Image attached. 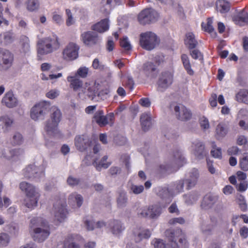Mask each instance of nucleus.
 I'll use <instances>...</instances> for the list:
<instances>
[{"label":"nucleus","mask_w":248,"mask_h":248,"mask_svg":"<svg viewBox=\"0 0 248 248\" xmlns=\"http://www.w3.org/2000/svg\"><path fill=\"white\" fill-rule=\"evenodd\" d=\"M81 37L83 42L87 46L94 45L99 41L97 34L93 31L85 32L81 34Z\"/></svg>","instance_id":"18"},{"label":"nucleus","mask_w":248,"mask_h":248,"mask_svg":"<svg viewBox=\"0 0 248 248\" xmlns=\"http://www.w3.org/2000/svg\"><path fill=\"white\" fill-rule=\"evenodd\" d=\"M114 115L113 113H109L107 115H104V112L100 109L96 111L93 117V121L100 127H104L107 124H110L111 125L113 124Z\"/></svg>","instance_id":"11"},{"label":"nucleus","mask_w":248,"mask_h":248,"mask_svg":"<svg viewBox=\"0 0 248 248\" xmlns=\"http://www.w3.org/2000/svg\"><path fill=\"white\" fill-rule=\"evenodd\" d=\"M19 187L22 191L26 193V198L24 200L25 205L31 209L36 206L40 195L36 191L35 187L25 182L20 183Z\"/></svg>","instance_id":"4"},{"label":"nucleus","mask_w":248,"mask_h":248,"mask_svg":"<svg viewBox=\"0 0 248 248\" xmlns=\"http://www.w3.org/2000/svg\"><path fill=\"white\" fill-rule=\"evenodd\" d=\"M92 67L94 69L103 70L104 69V65L102 64L97 58H95L93 62Z\"/></svg>","instance_id":"53"},{"label":"nucleus","mask_w":248,"mask_h":248,"mask_svg":"<svg viewBox=\"0 0 248 248\" xmlns=\"http://www.w3.org/2000/svg\"><path fill=\"white\" fill-rule=\"evenodd\" d=\"M14 55L7 50L0 51V70H6L13 64Z\"/></svg>","instance_id":"14"},{"label":"nucleus","mask_w":248,"mask_h":248,"mask_svg":"<svg viewBox=\"0 0 248 248\" xmlns=\"http://www.w3.org/2000/svg\"><path fill=\"white\" fill-rule=\"evenodd\" d=\"M59 95V93L55 90H51L46 93V96L50 99H54Z\"/></svg>","instance_id":"62"},{"label":"nucleus","mask_w":248,"mask_h":248,"mask_svg":"<svg viewBox=\"0 0 248 248\" xmlns=\"http://www.w3.org/2000/svg\"><path fill=\"white\" fill-rule=\"evenodd\" d=\"M157 35L151 31H147L140 34V44L141 47L146 50L153 49L159 43Z\"/></svg>","instance_id":"5"},{"label":"nucleus","mask_w":248,"mask_h":248,"mask_svg":"<svg viewBox=\"0 0 248 248\" xmlns=\"http://www.w3.org/2000/svg\"><path fill=\"white\" fill-rule=\"evenodd\" d=\"M20 52L24 54H26L30 51V40L29 38L26 36H22L20 38Z\"/></svg>","instance_id":"35"},{"label":"nucleus","mask_w":248,"mask_h":248,"mask_svg":"<svg viewBox=\"0 0 248 248\" xmlns=\"http://www.w3.org/2000/svg\"><path fill=\"white\" fill-rule=\"evenodd\" d=\"M199 121L201 127L202 129L205 130L209 128V123L208 120L206 118L202 117L200 118Z\"/></svg>","instance_id":"52"},{"label":"nucleus","mask_w":248,"mask_h":248,"mask_svg":"<svg viewBox=\"0 0 248 248\" xmlns=\"http://www.w3.org/2000/svg\"><path fill=\"white\" fill-rule=\"evenodd\" d=\"M107 159H108V156L107 155H105L103 157L100 162L98 163L96 162V160H94L93 161V164L95 167L96 169L97 170L100 171L102 168H103L104 169H107L110 166V163L108 162V163H105L104 162L107 161Z\"/></svg>","instance_id":"39"},{"label":"nucleus","mask_w":248,"mask_h":248,"mask_svg":"<svg viewBox=\"0 0 248 248\" xmlns=\"http://www.w3.org/2000/svg\"><path fill=\"white\" fill-rule=\"evenodd\" d=\"M139 103L143 107L148 108L151 106V102L148 98H141L139 100Z\"/></svg>","instance_id":"59"},{"label":"nucleus","mask_w":248,"mask_h":248,"mask_svg":"<svg viewBox=\"0 0 248 248\" xmlns=\"http://www.w3.org/2000/svg\"><path fill=\"white\" fill-rule=\"evenodd\" d=\"M232 21L235 24L240 26L248 24V13L244 9L232 17Z\"/></svg>","instance_id":"19"},{"label":"nucleus","mask_w":248,"mask_h":248,"mask_svg":"<svg viewBox=\"0 0 248 248\" xmlns=\"http://www.w3.org/2000/svg\"><path fill=\"white\" fill-rule=\"evenodd\" d=\"M240 234L241 237L246 238L248 236V228L244 226L240 230Z\"/></svg>","instance_id":"64"},{"label":"nucleus","mask_w":248,"mask_h":248,"mask_svg":"<svg viewBox=\"0 0 248 248\" xmlns=\"http://www.w3.org/2000/svg\"><path fill=\"white\" fill-rule=\"evenodd\" d=\"M168 223L170 225H174L177 223L183 224L185 223V220L182 217H174L170 219Z\"/></svg>","instance_id":"50"},{"label":"nucleus","mask_w":248,"mask_h":248,"mask_svg":"<svg viewBox=\"0 0 248 248\" xmlns=\"http://www.w3.org/2000/svg\"><path fill=\"white\" fill-rule=\"evenodd\" d=\"M52 114L51 115V122H47L45 130L49 133H55L57 130L59 123L61 120L62 113L60 110L56 107L53 106L51 108Z\"/></svg>","instance_id":"8"},{"label":"nucleus","mask_w":248,"mask_h":248,"mask_svg":"<svg viewBox=\"0 0 248 248\" xmlns=\"http://www.w3.org/2000/svg\"><path fill=\"white\" fill-rule=\"evenodd\" d=\"M236 201L242 211L246 212L247 210V204L243 195H238L236 198Z\"/></svg>","instance_id":"41"},{"label":"nucleus","mask_w":248,"mask_h":248,"mask_svg":"<svg viewBox=\"0 0 248 248\" xmlns=\"http://www.w3.org/2000/svg\"><path fill=\"white\" fill-rule=\"evenodd\" d=\"M37 173V168L34 165H30L24 170V174L26 178H31L35 177L34 175Z\"/></svg>","instance_id":"38"},{"label":"nucleus","mask_w":248,"mask_h":248,"mask_svg":"<svg viewBox=\"0 0 248 248\" xmlns=\"http://www.w3.org/2000/svg\"><path fill=\"white\" fill-rule=\"evenodd\" d=\"M165 235L169 242L170 248H188V243L186 235L179 228L168 229L165 232Z\"/></svg>","instance_id":"1"},{"label":"nucleus","mask_w":248,"mask_h":248,"mask_svg":"<svg viewBox=\"0 0 248 248\" xmlns=\"http://www.w3.org/2000/svg\"><path fill=\"white\" fill-rule=\"evenodd\" d=\"M127 199L126 196V192L122 191L119 193V197L117 199V204L119 207H124L126 205Z\"/></svg>","instance_id":"43"},{"label":"nucleus","mask_w":248,"mask_h":248,"mask_svg":"<svg viewBox=\"0 0 248 248\" xmlns=\"http://www.w3.org/2000/svg\"><path fill=\"white\" fill-rule=\"evenodd\" d=\"M143 73L146 77L155 78L157 72L155 65L152 62H148L142 66Z\"/></svg>","instance_id":"20"},{"label":"nucleus","mask_w":248,"mask_h":248,"mask_svg":"<svg viewBox=\"0 0 248 248\" xmlns=\"http://www.w3.org/2000/svg\"><path fill=\"white\" fill-rule=\"evenodd\" d=\"M125 86L127 88L132 91L134 89V81L132 78H128L125 82Z\"/></svg>","instance_id":"61"},{"label":"nucleus","mask_w":248,"mask_h":248,"mask_svg":"<svg viewBox=\"0 0 248 248\" xmlns=\"http://www.w3.org/2000/svg\"><path fill=\"white\" fill-rule=\"evenodd\" d=\"M239 166L244 171L248 170V153H244L242 158L240 160Z\"/></svg>","instance_id":"45"},{"label":"nucleus","mask_w":248,"mask_h":248,"mask_svg":"<svg viewBox=\"0 0 248 248\" xmlns=\"http://www.w3.org/2000/svg\"><path fill=\"white\" fill-rule=\"evenodd\" d=\"M174 108L175 115L176 118L181 121H186L189 120L192 117V113L183 105H175V103H172L170 105V108Z\"/></svg>","instance_id":"13"},{"label":"nucleus","mask_w":248,"mask_h":248,"mask_svg":"<svg viewBox=\"0 0 248 248\" xmlns=\"http://www.w3.org/2000/svg\"><path fill=\"white\" fill-rule=\"evenodd\" d=\"M211 154L215 158L220 159L222 157L221 150L220 148H216L213 147V149L211 151Z\"/></svg>","instance_id":"54"},{"label":"nucleus","mask_w":248,"mask_h":248,"mask_svg":"<svg viewBox=\"0 0 248 248\" xmlns=\"http://www.w3.org/2000/svg\"><path fill=\"white\" fill-rule=\"evenodd\" d=\"M140 122L142 130L148 131L152 126V118L150 113H143L140 117Z\"/></svg>","instance_id":"25"},{"label":"nucleus","mask_w":248,"mask_h":248,"mask_svg":"<svg viewBox=\"0 0 248 248\" xmlns=\"http://www.w3.org/2000/svg\"><path fill=\"white\" fill-rule=\"evenodd\" d=\"M31 228L33 226H40L33 230V238L34 241L42 242L46 239L50 234V229L47 223L42 220L40 217H34L31 220Z\"/></svg>","instance_id":"3"},{"label":"nucleus","mask_w":248,"mask_h":248,"mask_svg":"<svg viewBox=\"0 0 248 248\" xmlns=\"http://www.w3.org/2000/svg\"><path fill=\"white\" fill-rule=\"evenodd\" d=\"M171 161L173 165H176L178 167H182L186 163L185 158L178 150L173 151Z\"/></svg>","instance_id":"23"},{"label":"nucleus","mask_w":248,"mask_h":248,"mask_svg":"<svg viewBox=\"0 0 248 248\" xmlns=\"http://www.w3.org/2000/svg\"><path fill=\"white\" fill-rule=\"evenodd\" d=\"M193 144L195 145V155L197 158L201 159L206 155L207 153L204 150V146L202 142L198 141Z\"/></svg>","instance_id":"33"},{"label":"nucleus","mask_w":248,"mask_h":248,"mask_svg":"<svg viewBox=\"0 0 248 248\" xmlns=\"http://www.w3.org/2000/svg\"><path fill=\"white\" fill-rule=\"evenodd\" d=\"M67 81L70 82V87L76 92L81 89L83 85V82L76 76H68Z\"/></svg>","instance_id":"29"},{"label":"nucleus","mask_w":248,"mask_h":248,"mask_svg":"<svg viewBox=\"0 0 248 248\" xmlns=\"http://www.w3.org/2000/svg\"><path fill=\"white\" fill-rule=\"evenodd\" d=\"M190 55L191 57L195 60L199 59L203 60V54L198 49L194 48L191 50H189Z\"/></svg>","instance_id":"47"},{"label":"nucleus","mask_w":248,"mask_h":248,"mask_svg":"<svg viewBox=\"0 0 248 248\" xmlns=\"http://www.w3.org/2000/svg\"><path fill=\"white\" fill-rule=\"evenodd\" d=\"M212 24V19L211 18H208L207 23L205 24L204 23L202 22L201 24V27L204 31L208 33H212L214 31Z\"/></svg>","instance_id":"42"},{"label":"nucleus","mask_w":248,"mask_h":248,"mask_svg":"<svg viewBox=\"0 0 248 248\" xmlns=\"http://www.w3.org/2000/svg\"><path fill=\"white\" fill-rule=\"evenodd\" d=\"M60 47L58 37L54 35L52 37L43 38L37 43V57L38 60L42 59L41 56L52 53Z\"/></svg>","instance_id":"2"},{"label":"nucleus","mask_w":248,"mask_h":248,"mask_svg":"<svg viewBox=\"0 0 248 248\" xmlns=\"http://www.w3.org/2000/svg\"><path fill=\"white\" fill-rule=\"evenodd\" d=\"M88 68L85 67H80L78 70L76 75H78L82 78H85L88 75Z\"/></svg>","instance_id":"51"},{"label":"nucleus","mask_w":248,"mask_h":248,"mask_svg":"<svg viewBox=\"0 0 248 248\" xmlns=\"http://www.w3.org/2000/svg\"><path fill=\"white\" fill-rule=\"evenodd\" d=\"M158 17V13L152 8L143 10L138 15L140 24L145 25L155 22Z\"/></svg>","instance_id":"9"},{"label":"nucleus","mask_w":248,"mask_h":248,"mask_svg":"<svg viewBox=\"0 0 248 248\" xmlns=\"http://www.w3.org/2000/svg\"><path fill=\"white\" fill-rule=\"evenodd\" d=\"M155 248H167L165 244L161 239H156L154 244Z\"/></svg>","instance_id":"63"},{"label":"nucleus","mask_w":248,"mask_h":248,"mask_svg":"<svg viewBox=\"0 0 248 248\" xmlns=\"http://www.w3.org/2000/svg\"><path fill=\"white\" fill-rule=\"evenodd\" d=\"M79 47L74 43H70L63 49V58L65 60H73L78 57Z\"/></svg>","instance_id":"16"},{"label":"nucleus","mask_w":248,"mask_h":248,"mask_svg":"<svg viewBox=\"0 0 248 248\" xmlns=\"http://www.w3.org/2000/svg\"><path fill=\"white\" fill-rule=\"evenodd\" d=\"M24 151L20 148L11 150H4L2 155L5 158L10 160L15 157H17L23 154Z\"/></svg>","instance_id":"27"},{"label":"nucleus","mask_w":248,"mask_h":248,"mask_svg":"<svg viewBox=\"0 0 248 248\" xmlns=\"http://www.w3.org/2000/svg\"><path fill=\"white\" fill-rule=\"evenodd\" d=\"M131 190L134 194H138L141 193L144 190L143 186L132 185L131 186Z\"/></svg>","instance_id":"58"},{"label":"nucleus","mask_w":248,"mask_h":248,"mask_svg":"<svg viewBox=\"0 0 248 248\" xmlns=\"http://www.w3.org/2000/svg\"><path fill=\"white\" fill-rule=\"evenodd\" d=\"M237 101L248 104V90H241L235 95Z\"/></svg>","instance_id":"36"},{"label":"nucleus","mask_w":248,"mask_h":248,"mask_svg":"<svg viewBox=\"0 0 248 248\" xmlns=\"http://www.w3.org/2000/svg\"><path fill=\"white\" fill-rule=\"evenodd\" d=\"M181 60L184 67L186 71L187 74L190 76H193L194 74V72L191 68V65L187 55L185 54H183L181 55Z\"/></svg>","instance_id":"31"},{"label":"nucleus","mask_w":248,"mask_h":248,"mask_svg":"<svg viewBox=\"0 0 248 248\" xmlns=\"http://www.w3.org/2000/svg\"><path fill=\"white\" fill-rule=\"evenodd\" d=\"M217 196L212 195L211 194H206L203 198L201 206L204 209L211 208L217 201Z\"/></svg>","instance_id":"22"},{"label":"nucleus","mask_w":248,"mask_h":248,"mask_svg":"<svg viewBox=\"0 0 248 248\" xmlns=\"http://www.w3.org/2000/svg\"><path fill=\"white\" fill-rule=\"evenodd\" d=\"M38 0H28L27 2V8L29 11H34L39 7Z\"/></svg>","instance_id":"44"},{"label":"nucleus","mask_w":248,"mask_h":248,"mask_svg":"<svg viewBox=\"0 0 248 248\" xmlns=\"http://www.w3.org/2000/svg\"><path fill=\"white\" fill-rule=\"evenodd\" d=\"M109 29L108 20L105 18L101 20L100 22L94 24L92 27V29L98 32H104Z\"/></svg>","instance_id":"26"},{"label":"nucleus","mask_w":248,"mask_h":248,"mask_svg":"<svg viewBox=\"0 0 248 248\" xmlns=\"http://www.w3.org/2000/svg\"><path fill=\"white\" fill-rule=\"evenodd\" d=\"M78 237V235H69L65 238L63 244L58 245V247L62 245V248H79V245L75 241L76 237Z\"/></svg>","instance_id":"24"},{"label":"nucleus","mask_w":248,"mask_h":248,"mask_svg":"<svg viewBox=\"0 0 248 248\" xmlns=\"http://www.w3.org/2000/svg\"><path fill=\"white\" fill-rule=\"evenodd\" d=\"M111 232L114 234H118L124 230V227L121 222L117 220H113L109 223Z\"/></svg>","instance_id":"32"},{"label":"nucleus","mask_w":248,"mask_h":248,"mask_svg":"<svg viewBox=\"0 0 248 248\" xmlns=\"http://www.w3.org/2000/svg\"><path fill=\"white\" fill-rule=\"evenodd\" d=\"M66 202L65 199L58 200L54 204L53 211L55 218L60 222L66 217L68 211L66 208Z\"/></svg>","instance_id":"10"},{"label":"nucleus","mask_w":248,"mask_h":248,"mask_svg":"<svg viewBox=\"0 0 248 248\" xmlns=\"http://www.w3.org/2000/svg\"><path fill=\"white\" fill-rule=\"evenodd\" d=\"M83 199L82 196L80 194L76 193H73L70 195L68 198V202L72 203L76 202L77 206L80 207L83 203Z\"/></svg>","instance_id":"37"},{"label":"nucleus","mask_w":248,"mask_h":248,"mask_svg":"<svg viewBox=\"0 0 248 248\" xmlns=\"http://www.w3.org/2000/svg\"><path fill=\"white\" fill-rule=\"evenodd\" d=\"M2 103L8 108L16 107L17 104L16 98L14 96L12 92H7L2 99Z\"/></svg>","instance_id":"21"},{"label":"nucleus","mask_w":248,"mask_h":248,"mask_svg":"<svg viewBox=\"0 0 248 248\" xmlns=\"http://www.w3.org/2000/svg\"><path fill=\"white\" fill-rule=\"evenodd\" d=\"M216 7L220 13L226 14L230 10L231 3L225 0H218L216 2Z\"/></svg>","instance_id":"30"},{"label":"nucleus","mask_w":248,"mask_h":248,"mask_svg":"<svg viewBox=\"0 0 248 248\" xmlns=\"http://www.w3.org/2000/svg\"><path fill=\"white\" fill-rule=\"evenodd\" d=\"M10 241L9 236L6 233L0 234V247H3L7 246Z\"/></svg>","instance_id":"46"},{"label":"nucleus","mask_w":248,"mask_h":248,"mask_svg":"<svg viewBox=\"0 0 248 248\" xmlns=\"http://www.w3.org/2000/svg\"><path fill=\"white\" fill-rule=\"evenodd\" d=\"M79 182V179L76 178L72 176H69L67 180L68 184L72 186L78 185Z\"/></svg>","instance_id":"57"},{"label":"nucleus","mask_w":248,"mask_h":248,"mask_svg":"<svg viewBox=\"0 0 248 248\" xmlns=\"http://www.w3.org/2000/svg\"><path fill=\"white\" fill-rule=\"evenodd\" d=\"M173 81V73L171 71H166L161 73L158 81L157 90L163 91L170 86Z\"/></svg>","instance_id":"12"},{"label":"nucleus","mask_w":248,"mask_h":248,"mask_svg":"<svg viewBox=\"0 0 248 248\" xmlns=\"http://www.w3.org/2000/svg\"><path fill=\"white\" fill-rule=\"evenodd\" d=\"M210 105L212 108H215L217 106V95L215 93H212L209 99Z\"/></svg>","instance_id":"56"},{"label":"nucleus","mask_w":248,"mask_h":248,"mask_svg":"<svg viewBox=\"0 0 248 248\" xmlns=\"http://www.w3.org/2000/svg\"><path fill=\"white\" fill-rule=\"evenodd\" d=\"M92 141L83 135L77 136L75 138V145L77 149L81 151H86L88 147L91 146Z\"/></svg>","instance_id":"17"},{"label":"nucleus","mask_w":248,"mask_h":248,"mask_svg":"<svg viewBox=\"0 0 248 248\" xmlns=\"http://www.w3.org/2000/svg\"><path fill=\"white\" fill-rule=\"evenodd\" d=\"M23 140L22 135L19 133H16L13 137L12 143L14 145H20Z\"/></svg>","instance_id":"48"},{"label":"nucleus","mask_w":248,"mask_h":248,"mask_svg":"<svg viewBox=\"0 0 248 248\" xmlns=\"http://www.w3.org/2000/svg\"><path fill=\"white\" fill-rule=\"evenodd\" d=\"M151 232L149 230H146L142 232H140L138 234V238L139 241L140 240L144 238V239H148L151 236ZM138 241L136 240V242H137Z\"/></svg>","instance_id":"55"},{"label":"nucleus","mask_w":248,"mask_h":248,"mask_svg":"<svg viewBox=\"0 0 248 248\" xmlns=\"http://www.w3.org/2000/svg\"><path fill=\"white\" fill-rule=\"evenodd\" d=\"M162 209L159 204H155L149 206L148 208L142 209L139 215L142 217H149L152 219L156 218L161 214Z\"/></svg>","instance_id":"15"},{"label":"nucleus","mask_w":248,"mask_h":248,"mask_svg":"<svg viewBox=\"0 0 248 248\" xmlns=\"http://www.w3.org/2000/svg\"><path fill=\"white\" fill-rule=\"evenodd\" d=\"M120 46L123 47L125 50L129 51L132 48L131 45L128 41L127 37H124L120 41Z\"/></svg>","instance_id":"49"},{"label":"nucleus","mask_w":248,"mask_h":248,"mask_svg":"<svg viewBox=\"0 0 248 248\" xmlns=\"http://www.w3.org/2000/svg\"><path fill=\"white\" fill-rule=\"evenodd\" d=\"M228 132V129L225 124L219 123L217 124L216 129L215 136L217 139H220L224 137Z\"/></svg>","instance_id":"34"},{"label":"nucleus","mask_w":248,"mask_h":248,"mask_svg":"<svg viewBox=\"0 0 248 248\" xmlns=\"http://www.w3.org/2000/svg\"><path fill=\"white\" fill-rule=\"evenodd\" d=\"M206 162H207V166L208 171L211 174L215 173L216 169L213 165V162L212 161L210 160V159H206Z\"/></svg>","instance_id":"60"},{"label":"nucleus","mask_w":248,"mask_h":248,"mask_svg":"<svg viewBox=\"0 0 248 248\" xmlns=\"http://www.w3.org/2000/svg\"><path fill=\"white\" fill-rule=\"evenodd\" d=\"M50 109V104L42 101L33 106L31 110V117L34 120H43Z\"/></svg>","instance_id":"6"},{"label":"nucleus","mask_w":248,"mask_h":248,"mask_svg":"<svg viewBox=\"0 0 248 248\" xmlns=\"http://www.w3.org/2000/svg\"><path fill=\"white\" fill-rule=\"evenodd\" d=\"M189 178L185 181H180L177 183L175 186V191H174L175 194L179 193L183 191L184 184L186 185V188L188 190L196 185L199 176L198 170L194 168L189 172Z\"/></svg>","instance_id":"7"},{"label":"nucleus","mask_w":248,"mask_h":248,"mask_svg":"<svg viewBox=\"0 0 248 248\" xmlns=\"http://www.w3.org/2000/svg\"><path fill=\"white\" fill-rule=\"evenodd\" d=\"M184 43L189 50L195 48L198 44L194 34L192 32H189L186 34Z\"/></svg>","instance_id":"28"},{"label":"nucleus","mask_w":248,"mask_h":248,"mask_svg":"<svg viewBox=\"0 0 248 248\" xmlns=\"http://www.w3.org/2000/svg\"><path fill=\"white\" fill-rule=\"evenodd\" d=\"M157 195L162 199H170L173 196L172 193L167 187L160 188L157 192Z\"/></svg>","instance_id":"40"}]
</instances>
